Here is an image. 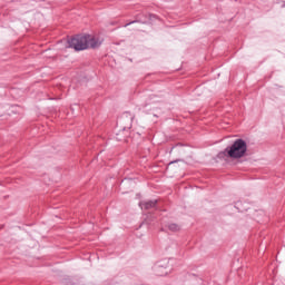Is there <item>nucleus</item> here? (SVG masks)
<instances>
[{"mask_svg": "<svg viewBox=\"0 0 285 285\" xmlns=\"http://www.w3.org/2000/svg\"><path fill=\"white\" fill-rule=\"evenodd\" d=\"M169 230H173L174 233H177V230H179V225H177V224H170V225H169Z\"/></svg>", "mask_w": 285, "mask_h": 285, "instance_id": "20e7f679", "label": "nucleus"}, {"mask_svg": "<svg viewBox=\"0 0 285 285\" xmlns=\"http://www.w3.org/2000/svg\"><path fill=\"white\" fill-rule=\"evenodd\" d=\"M156 205H157V203L153 202V200L142 204V206H144V208H146V210H148V208H155Z\"/></svg>", "mask_w": 285, "mask_h": 285, "instance_id": "7ed1b4c3", "label": "nucleus"}, {"mask_svg": "<svg viewBox=\"0 0 285 285\" xmlns=\"http://www.w3.org/2000/svg\"><path fill=\"white\" fill-rule=\"evenodd\" d=\"M246 141L244 139H237L232 146L225 149V155H228L232 159H242L246 155Z\"/></svg>", "mask_w": 285, "mask_h": 285, "instance_id": "f03ea898", "label": "nucleus"}, {"mask_svg": "<svg viewBox=\"0 0 285 285\" xmlns=\"http://www.w3.org/2000/svg\"><path fill=\"white\" fill-rule=\"evenodd\" d=\"M101 46V39L92 36H77L68 41L67 48H73V50L81 51L88 50V48H99Z\"/></svg>", "mask_w": 285, "mask_h": 285, "instance_id": "f257e3e1", "label": "nucleus"}]
</instances>
